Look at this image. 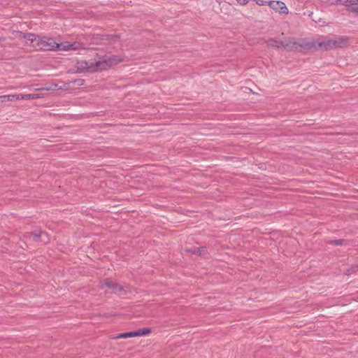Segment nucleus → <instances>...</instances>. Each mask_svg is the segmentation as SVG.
<instances>
[{
    "label": "nucleus",
    "mask_w": 358,
    "mask_h": 358,
    "mask_svg": "<svg viewBox=\"0 0 358 358\" xmlns=\"http://www.w3.org/2000/svg\"><path fill=\"white\" fill-rule=\"evenodd\" d=\"M11 96H14V100H22V99H35L39 98V95L38 94H11Z\"/></svg>",
    "instance_id": "nucleus-9"
},
{
    "label": "nucleus",
    "mask_w": 358,
    "mask_h": 358,
    "mask_svg": "<svg viewBox=\"0 0 358 358\" xmlns=\"http://www.w3.org/2000/svg\"><path fill=\"white\" fill-rule=\"evenodd\" d=\"M33 239L36 241H41L43 243H47L49 241L48 234L41 231H35L33 233Z\"/></svg>",
    "instance_id": "nucleus-8"
},
{
    "label": "nucleus",
    "mask_w": 358,
    "mask_h": 358,
    "mask_svg": "<svg viewBox=\"0 0 358 358\" xmlns=\"http://www.w3.org/2000/svg\"><path fill=\"white\" fill-rule=\"evenodd\" d=\"M268 5L276 13L287 15L289 12L285 3L280 1H268Z\"/></svg>",
    "instance_id": "nucleus-6"
},
{
    "label": "nucleus",
    "mask_w": 358,
    "mask_h": 358,
    "mask_svg": "<svg viewBox=\"0 0 358 358\" xmlns=\"http://www.w3.org/2000/svg\"><path fill=\"white\" fill-rule=\"evenodd\" d=\"M357 15H358V10H357Z\"/></svg>",
    "instance_id": "nucleus-12"
},
{
    "label": "nucleus",
    "mask_w": 358,
    "mask_h": 358,
    "mask_svg": "<svg viewBox=\"0 0 358 358\" xmlns=\"http://www.w3.org/2000/svg\"><path fill=\"white\" fill-rule=\"evenodd\" d=\"M122 61V59L119 56H103L99 58L94 64H91V71L106 70L113 66L118 64Z\"/></svg>",
    "instance_id": "nucleus-2"
},
{
    "label": "nucleus",
    "mask_w": 358,
    "mask_h": 358,
    "mask_svg": "<svg viewBox=\"0 0 358 358\" xmlns=\"http://www.w3.org/2000/svg\"><path fill=\"white\" fill-rule=\"evenodd\" d=\"M151 330L149 328H143L141 329H138L136 331H131V332H127L123 334H120L115 337H114L115 339H120V338H127L131 337H137V336H147L149 334H150Z\"/></svg>",
    "instance_id": "nucleus-5"
},
{
    "label": "nucleus",
    "mask_w": 358,
    "mask_h": 358,
    "mask_svg": "<svg viewBox=\"0 0 358 358\" xmlns=\"http://www.w3.org/2000/svg\"><path fill=\"white\" fill-rule=\"evenodd\" d=\"M14 101V96L11 94L0 96V101Z\"/></svg>",
    "instance_id": "nucleus-10"
},
{
    "label": "nucleus",
    "mask_w": 358,
    "mask_h": 358,
    "mask_svg": "<svg viewBox=\"0 0 358 358\" xmlns=\"http://www.w3.org/2000/svg\"><path fill=\"white\" fill-rule=\"evenodd\" d=\"M237 2L241 5H245L248 3L249 0H236Z\"/></svg>",
    "instance_id": "nucleus-11"
},
{
    "label": "nucleus",
    "mask_w": 358,
    "mask_h": 358,
    "mask_svg": "<svg viewBox=\"0 0 358 358\" xmlns=\"http://www.w3.org/2000/svg\"><path fill=\"white\" fill-rule=\"evenodd\" d=\"M24 38L31 42L34 48L39 50L68 51L78 48V45L76 43H69L68 42L58 43L52 38L41 37L31 33L25 34Z\"/></svg>",
    "instance_id": "nucleus-1"
},
{
    "label": "nucleus",
    "mask_w": 358,
    "mask_h": 358,
    "mask_svg": "<svg viewBox=\"0 0 358 358\" xmlns=\"http://www.w3.org/2000/svg\"><path fill=\"white\" fill-rule=\"evenodd\" d=\"M303 44V41L301 39L295 38H285L280 42L271 41L269 45L276 47L278 48H282L288 51L300 50Z\"/></svg>",
    "instance_id": "nucleus-3"
},
{
    "label": "nucleus",
    "mask_w": 358,
    "mask_h": 358,
    "mask_svg": "<svg viewBox=\"0 0 358 358\" xmlns=\"http://www.w3.org/2000/svg\"><path fill=\"white\" fill-rule=\"evenodd\" d=\"M101 289L106 293H114L120 296L127 294V289L122 285L110 280H104L101 284Z\"/></svg>",
    "instance_id": "nucleus-4"
},
{
    "label": "nucleus",
    "mask_w": 358,
    "mask_h": 358,
    "mask_svg": "<svg viewBox=\"0 0 358 358\" xmlns=\"http://www.w3.org/2000/svg\"><path fill=\"white\" fill-rule=\"evenodd\" d=\"M331 4H341L349 8H352L357 13L358 0H328Z\"/></svg>",
    "instance_id": "nucleus-7"
}]
</instances>
